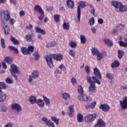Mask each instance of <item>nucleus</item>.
Segmentation results:
<instances>
[{
    "label": "nucleus",
    "instance_id": "obj_1",
    "mask_svg": "<svg viewBox=\"0 0 127 127\" xmlns=\"http://www.w3.org/2000/svg\"><path fill=\"white\" fill-rule=\"evenodd\" d=\"M0 18L2 21L1 26L2 28H4V25L6 23V21L9 20V22L11 25L15 23V20L13 18H10V16H9V12L7 10L4 11L3 10H1L0 11Z\"/></svg>",
    "mask_w": 127,
    "mask_h": 127
},
{
    "label": "nucleus",
    "instance_id": "obj_2",
    "mask_svg": "<svg viewBox=\"0 0 127 127\" xmlns=\"http://www.w3.org/2000/svg\"><path fill=\"white\" fill-rule=\"evenodd\" d=\"M11 69L9 70L12 76L15 78L16 81H17V75L16 74H20V71L18 70V68L15 64H11L10 65Z\"/></svg>",
    "mask_w": 127,
    "mask_h": 127
},
{
    "label": "nucleus",
    "instance_id": "obj_3",
    "mask_svg": "<svg viewBox=\"0 0 127 127\" xmlns=\"http://www.w3.org/2000/svg\"><path fill=\"white\" fill-rule=\"evenodd\" d=\"M86 80L89 84H90L89 87V90L91 93L95 92L96 90V84H95V82L94 83L92 82V77L91 76H87L86 77Z\"/></svg>",
    "mask_w": 127,
    "mask_h": 127
},
{
    "label": "nucleus",
    "instance_id": "obj_4",
    "mask_svg": "<svg viewBox=\"0 0 127 127\" xmlns=\"http://www.w3.org/2000/svg\"><path fill=\"white\" fill-rule=\"evenodd\" d=\"M79 6L77 7V18L78 22H80L81 18V7H86V3L84 1H80L78 2Z\"/></svg>",
    "mask_w": 127,
    "mask_h": 127
},
{
    "label": "nucleus",
    "instance_id": "obj_5",
    "mask_svg": "<svg viewBox=\"0 0 127 127\" xmlns=\"http://www.w3.org/2000/svg\"><path fill=\"white\" fill-rule=\"evenodd\" d=\"M34 9L36 11H38L40 14L39 19L40 20H42V19H43V17H44V11L42 10L41 6L39 5H35Z\"/></svg>",
    "mask_w": 127,
    "mask_h": 127
},
{
    "label": "nucleus",
    "instance_id": "obj_6",
    "mask_svg": "<svg viewBox=\"0 0 127 127\" xmlns=\"http://www.w3.org/2000/svg\"><path fill=\"white\" fill-rule=\"evenodd\" d=\"M78 99L81 102H88V101H92L91 97H88L85 94H80L78 96Z\"/></svg>",
    "mask_w": 127,
    "mask_h": 127
},
{
    "label": "nucleus",
    "instance_id": "obj_7",
    "mask_svg": "<svg viewBox=\"0 0 127 127\" xmlns=\"http://www.w3.org/2000/svg\"><path fill=\"white\" fill-rule=\"evenodd\" d=\"M96 118L97 114H89L85 116V120H87V123H92L95 121Z\"/></svg>",
    "mask_w": 127,
    "mask_h": 127
},
{
    "label": "nucleus",
    "instance_id": "obj_8",
    "mask_svg": "<svg viewBox=\"0 0 127 127\" xmlns=\"http://www.w3.org/2000/svg\"><path fill=\"white\" fill-rule=\"evenodd\" d=\"M120 104L122 110H127V96H125L123 100L120 101Z\"/></svg>",
    "mask_w": 127,
    "mask_h": 127
},
{
    "label": "nucleus",
    "instance_id": "obj_9",
    "mask_svg": "<svg viewBox=\"0 0 127 127\" xmlns=\"http://www.w3.org/2000/svg\"><path fill=\"white\" fill-rule=\"evenodd\" d=\"M99 108L100 110H102L103 112L105 113H108V112H110V110H111V108L110 106L108 104H101Z\"/></svg>",
    "mask_w": 127,
    "mask_h": 127
},
{
    "label": "nucleus",
    "instance_id": "obj_10",
    "mask_svg": "<svg viewBox=\"0 0 127 127\" xmlns=\"http://www.w3.org/2000/svg\"><path fill=\"white\" fill-rule=\"evenodd\" d=\"M45 59H46L49 67L53 68L54 67V65L53 64V61H52V58L49 56H46L45 57Z\"/></svg>",
    "mask_w": 127,
    "mask_h": 127
},
{
    "label": "nucleus",
    "instance_id": "obj_11",
    "mask_svg": "<svg viewBox=\"0 0 127 127\" xmlns=\"http://www.w3.org/2000/svg\"><path fill=\"white\" fill-rule=\"evenodd\" d=\"M11 109L13 111H16V112H17V113H19V112H21L22 111L21 106H20V105L17 103L12 104Z\"/></svg>",
    "mask_w": 127,
    "mask_h": 127
},
{
    "label": "nucleus",
    "instance_id": "obj_12",
    "mask_svg": "<svg viewBox=\"0 0 127 127\" xmlns=\"http://www.w3.org/2000/svg\"><path fill=\"white\" fill-rule=\"evenodd\" d=\"M51 56L57 61H61L63 59V55H61V54L51 55Z\"/></svg>",
    "mask_w": 127,
    "mask_h": 127
},
{
    "label": "nucleus",
    "instance_id": "obj_13",
    "mask_svg": "<svg viewBox=\"0 0 127 127\" xmlns=\"http://www.w3.org/2000/svg\"><path fill=\"white\" fill-rule=\"evenodd\" d=\"M111 4L114 6V7H115V9L116 11H117V9H119L120 7H121V5H122V2L116 0H113L112 1Z\"/></svg>",
    "mask_w": 127,
    "mask_h": 127
},
{
    "label": "nucleus",
    "instance_id": "obj_14",
    "mask_svg": "<svg viewBox=\"0 0 127 127\" xmlns=\"http://www.w3.org/2000/svg\"><path fill=\"white\" fill-rule=\"evenodd\" d=\"M94 71V74L98 78V79H99V80H101L102 79V74H101V72H100V70L98 69V68L95 67L93 69Z\"/></svg>",
    "mask_w": 127,
    "mask_h": 127
},
{
    "label": "nucleus",
    "instance_id": "obj_15",
    "mask_svg": "<svg viewBox=\"0 0 127 127\" xmlns=\"http://www.w3.org/2000/svg\"><path fill=\"white\" fill-rule=\"evenodd\" d=\"M104 43H105L106 45H107V46H108V47H112L114 44L113 43L112 41H111V40H110L107 38H105L104 39Z\"/></svg>",
    "mask_w": 127,
    "mask_h": 127
},
{
    "label": "nucleus",
    "instance_id": "obj_16",
    "mask_svg": "<svg viewBox=\"0 0 127 127\" xmlns=\"http://www.w3.org/2000/svg\"><path fill=\"white\" fill-rule=\"evenodd\" d=\"M28 101L31 105H34V104H36L37 99L36 98V97L34 96H31L29 97Z\"/></svg>",
    "mask_w": 127,
    "mask_h": 127
},
{
    "label": "nucleus",
    "instance_id": "obj_17",
    "mask_svg": "<svg viewBox=\"0 0 127 127\" xmlns=\"http://www.w3.org/2000/svg\"><path fill=\"white\" fill-rule=\"evenodd\" d=\"M21 52L23 55H30L31 53L28 52V49L26 47L21 48Z\"/></svg>",
    "mask_w": 127,
    "mask_h": 127
},
{
    "label": "nucleus",
    "instance_id": "obj_18",
    "mask_svg": "<svg viewBox=\"0 0 127 127\" xmlns=\"http://www.w3.org/2000/svg\"><path fill=\"white\" fill-rule=\"evenodd\" d=\"M36 103L37 104L39 108H43L44 106H45V103H44V101H43V100L41 99H38Z\"/></svg>",
    "mask_w": 127,
    "mask_h": 127
},
{
    "label": "nucleus",
    "instance_id": "obj_19",
    "mask_svg": "<svg viewBox=\"0 0 127 127\" xmlns=\"http://www.w3.org/2000/svg\"><path fill=\"white\" fill-rule=\"evenodd\" d=\"M35 30L36 31V32H37V33H41L42 35H45V34H46V32L44 30L42 29L39 27H35Z\"/></svg>",
    "mask_w": 127,
    "mask_h": 127
},
{
    "label": "nucleus",
    "instance_id": "obj_20",
    "mask_svg": "<svg viewBox=\"0 0 127 127\" xmlns=\"http://www.w3.org/2000/svg\"><path fill=\"white\" fill-rule=\"evenodd\" d=\"M7 96L6 94H3L2 93H0V103H2L6 101V98Z\"/></svg>",
    "mask_w": 127,
    "mask_h": 127
},
{
    "label": "nucleus",
    "instance_id": "obj_21",
    "mask_svg": "<svg viewBox=\"0 0 127 127\" xmlns=\"http://www.w3.org/2000/svg\"><path fill=\"white\" fill-rule=\"evenodd\" d=\"M127 10V5H123L122 3V5L119 8V9H117V12H125Z\"/></svg>",
    "mask_w": 127,
    "mask_h": 127
},
{
    "label": "nucleus",
    "instance_id": "obj_22",
    "mask_svg": "<svg viewBox=\"0 0 127 127\" xmlns=\"http://www.w3.org/2000/svg\"><path fill=\"white\" fill-rule=\"evenodd\" d=\"M4 61L5 63H7L8 65H10L13 61V59L10 58V57H6L4 59Z\"/></svg>",
    "mask_w": 127,
    "mask_h": 127
},
{
    "label": "nucleus",
    "instance_id": "obj_23",
    "mask_svg": "<svg viewBox=\"0 0 127 127\" xmlns=\"http://www.w3.org/2000/svg\"><path fill=\"white\" fill-rule=\"evenodd\" d=\"M43 100L46 104V105L48 107H51V103H50V99L47 98L46 96L43 95Z\"/></svg>",
    "mask_w": 127,
    "mask_h": 127
},
{
    "label": "nucleus",
    "instance_id": "obj_24",
    "mask_svg": "<svg viewBox=\"0 0 127 127\" xmlns=\"http://www.w3.org/2000/svg\"><path fill=\"white\" fill-rule=\"evenodd\" d=\"M118 43L121 47H127V39L125 38L124 42L123 41H120L118 42Z\"/></svg>",
    "mask_w": 127,
    "mask_h": 127
},
{
    "label": "nucleus",
    "instance_id": "obj_25",
    "mask_svg": "<svg viewBox=\"0 0 127 127\" xmlns=\"http://www.w3.org/2000/svg\"><path fill=\"white\" fill-rule=\"evenodd\" d=\"M66 4L69 8H74V1L72 0H66Z\"/></svg>",
    "mask_w": 127,
    "mask_h": 127
},
{
    "label": "nucleus",
    "instance_id": "obj_26",
    "mask_svg": "<svg viewBox=\"0 0 127 127\" xmlns=\"http://www.w3.org/2000/svg\"><path fill=\"white\" fill-rule=\"evenodd\" d=\"M62 97L64 100H66V101H69V100L71 99V96L70 94L67 93H64L62 94Z\"/></svg>",
    "mask_w": 127,
    "mask_h": 127
},
{
    "label": "nucleus",
    "instance_id": "obj_27",
    "mask_svg": "<svg viewBox=\"0 0 127 127\" xmlns=\"http://www.w3.org/2000/svg\"><path fill=\"white\" fill-rule=\"evenodd\" d=\"M107 56V53H98L97 55V59L98 61H100L103 59V57Z\"/></svg>",
    "mask_w": 127,
    "mask_h": 127
},
{
    "label": "nucleus",
    "instance_id": "obj_28",
    "mask_svg": "<svg viewBox=\"0 0 127 127\" xmlns=\"http://www.w3.org/2000/svg\"><path fill=\"white\" fill-rule=\"evenodd\" d=\"M8 48L10 51H14V52L16 54H18V53H19V52L18 51V49H17V48L14 46H9Z\"/></svg>",
    "mask_w": 127,
    "mask_h": 127
},
{
    "label": "nucleus",
    "instance_id": "obj_29",
    "mask_svg": "<svg viewBox=\"0 0 127 127\" xmlns=\"http://www.w3.org/2000/svg\"><path fill=\"white\" fill-rule=\"evenodd\" d=\"M31 76L32 77L33 79H37V78L39 77V73H38V70L34 71L31 74Z\"/></svg>",
    "mask_w": 127,
    "mask_h": 127
},
{
    "label": "nucleus",
    "instance_id": "obj_30",
    "mask_svg": "<svg viewBox=\"0 0 127 127\" xmlns=\"http://www.w3.org/2000/svg\"><path fill=\"white\" fill-rule=\"evenodd\" d=\"M10 41L12 42L14 45H19V41H18V40L15 39L14 37H10Z\"/></svg>",
    "mask_w": 127,
    "mask_h": 127
},
{
    "label": "nucleus",
    "instance_id": "obj_31",
    "mask_svg": "<svg viewBox=\"0 0 127 127\" xmlns=\"http://www.w3.org/2000/svg\"><path fill=\"white\" fill-rule=\"evenodd\" d=\"M125 55V52L121 50H118V57L120 60L123 58V56Z\"/></svg>",
    "mask_w": 127,
    "mask_h": 127
},
{
    "label": "nucleus",
    "instance_id": "obj_32",
    "mask_svg": "<svg viewBox=\"0 0 127 127\" xmlns=\"http://www.w3.org/2000/svg\"><path fill=\"white\" fill-rule=\"evenodd\" d=\"M97 124L99 126H100L101 127H106V123L104 122V121L102 119H99L97 122Z\"/></svg>",
    "mask_w": 127,
    "mask_h": 127
},
{
    "label": "nucleus",
    "instance_id": "obj_33",
    "mask_svg": "<svg viewBox=\"0 0 127 127\" xmlns=\"http://www.w3.org/2000/svg\"><path fill=\"white\" fill-rule=\"evenodd\" d=\"M6 89V85L4 82H0V93L2 92L1 90H5Z\"/></svg>",
    "mask_w": 127,
    "mask_h": 127
},
{
    "label": "nucleus",
    "instance_id": "obj_34",
    "mask_svg": "<svg viewBox=\"0 0 127 127\" xmlns=\"http://www.w3.org/2000/svg\"><path fill=\"white\" fill-rule=\"evenodd\" d=\"M120 66V62L119 61H115L114 63H112L111 67L112 68H118V67Z\"/></svg>",
    "mask_w": 127,
    "mask_h": 127
},
{
    "label": "nucleus",
    "instance_id": "obj_35",
    "mask_svg": "<svg viewBox=\"0 0 127 127\" xmlns=\"http://www.w3.org/2000/svg\"><path fill=\"white\" fill-rule=\"evenodd\" d=\"M32 36H34V34L32 33L31 35L28 34L26 35V39L27 41H32Z\"/></svg>",
    "mask_w": 127,
    "mask_h": 127
},
{
    "label": "nucleus",
    "instance_id": "obj_36",
    "mask_svg": "<svg viewBox=\"0 0 127 127\" xmlns=\"http://www.w3.org/2000/svg\"><path fill=\"white\" fill-rule=\"evenodd\" d=\"M10 31V29L9 28V26H8V25H6L4 30V34L5 35H7V34L9 33Z\"/></svg>",
    "mask_w": 127,
    "mask_h": 127
},
{
    "label": "nucleus",
    "instance_id": "obj_37",
    "mask_svg": "<svg viewBox=\"0 0 127 127\" xmlns=\"http://www.w3.org/2000/svg\"><path fill=\"white\" fill-rule=\"evenodd\" d=\"M77 120L78 123H82L83 122V115L78 113L77 115Z\"/></svg>",
    "mask_w": 127,
    "mask_h": 127
},
{
    "label": "nucleus",
    "instance_id": "obj_38",
    "mask_svg": "<svg viewBox=\"0 0 127 127\" xmlns=\"http://www.w3.org/2000/svg\"><path fill=\"white\" fill-rule=\"evenodd\" d=\"M124 27H125V25L122 23H118L117 26V28L119 31H122L124 29Z\"/></svg>",
    "mask_w": 127,
    "mask_h": 127
},
{
    "label": "nucleus",
    "instance_id": "obj_39",
    "mask_svg": "<svg viewBox=\"0 0 127 127\" xmlns=\"http://www.w3.org/2000/svg\"><path fill=\"white\" fill-rule=\"evenodd\" d=\"M91 79H92V82L94 83V82H95V85H96V83L97 84H98V85H101V82L98 78H96V76H93Z\"/></svg>",
    "mask_w": 127,
    "mask_h": 127
},
{
    "label": "nucleus",
    "instance_id": "obj_40",
    "mask_svg": "<svg viewBox=\"0 0 127 127\" xmlns=\"http://www.w3.org/2000/svg\"><path fill=\"white\" fill-rule=\"evenodd\" d=\"M0 111L2 113H6L7 112V107L4 105H1L0 107Z\"/></svg>",
    "mask_w": 127,
    "mask_h": 127
},
{
    "label": "nucleus",
    "instance_id": "obj_41",
    "mask_svg": "<svg viewBox=\"0 0 127 127\" xmlns=\"http://www.w3.org/2000/svg\"><path fill=\"white\" fill-rule=\"evenodd\" d=\"M69 46L71 47V48H76L77 47V43L75 42H73L71 41L69 44H68Z\"/></svg>",
    "mask_w": 127,
    "mask_h": 127
},
{
    "label": "nucleus",
    "instance_id": "obj_42",
    "mask_svg": "<svg viewBox=\"0 0 127 127\" xmlns=\"http://www.w3.org/2000/svg\"><path fill=\"white\" fill-rule=\"evenodd\" d=\"M51 119L52 120V122H54L55 123L57 126H58L59 125V119L56 118V117H51Z\"/></svg>",
    "mask_w": 127,
    "mask_h": 127
},
{
    "label": "nucleus",
    "instance_id": "obj_43",
    "mask_svg": "<svg viewBox=\"0 0 127 127\" xmlns=\"http://www.w3.org/2000/svg\"><path fill=\"white\" fill-rule=\"evenodd\" d=\"M33 56L35 57V60L36 61H38L39 59V58L40 57L39 56V54H38V51H36L33 54Z\"/></svg>",
    "mask_w": 127,
    "mask_h": 127
},
{
    "label": "nucleus",
    "instance_id": "obj_44",
    "mask_svg": "<svg viewBox=\"0 0 127 127\" xmlns=\"http://www.w3.org/2000/svg\"><path fill=\"white\" fill-rule=\"evenodd\" d=\"M88 23H89V25L92 26V25H94L95 24V18L92 17L89 19Z\"/></svg>",
    "mask_w": 127,
    "mask_h": 127
},
{
    "label": "nucleus",
    "instance_id": "obj_45",
    "mask_svg": "<svg viewBox=\"0 0 127 127\" xmlns=\"http://www.w3.org/2000/svg\"><path fill=\"white\" fill-rule=\"evenodd\" d=\"M64 29H65V30H69L70 29V26L69 25V23L64 22L63 25Z\"/></svg>",
    "mask_w": 127,
    "mask_h": 127
},
{
    "label": "nucleus",
    "instance_id": "obj_46",
    "mask_svg": "<svg viewBox=\"0 0 127 127\" xmlns=\"http://www.w3.org/2000/svg\"><path fill=\"white\" fill-rule=\"evenodd\" d=\"M27 49L29 53H33L34 51V47H33V46L30 45Z\"/></svg>",
    "mask_w": 127,
    "mask_h": 127
},
{
    "label": "nucleus",
    "instance_id": "obj_47",
    "mask_svg": "<svg viewBox=\"0 0 127 127\" xmlns=\"http://www.w3.org/2000/svg\"><path fill=\"white\" fill-rule=\"evenodd\" d=\"M77 91L78 93H79L80 95L84 94V90L83 89V87H82V86H78Z\"/></svg>",
    "mask_w": 127,
    "mask_h": 127
},
{
    "label": "nucleus",
    "instance_id": "obj_48",
    "mask_svg": "<svg viewBox=\"0 0 127 127\" xmlns=\"http://www.w3.org/2000/svg\"><path fill=\"white\" fill-rule=\"evenodd\" d=\"M54 20L56 22H59L60 20V15L56 14L54 16Z\"/></svg>",
    "mask_w": 127,
    "mask_h": 127
},
{
    "label": "nucleus",
    "instance_id": "obj_49",
    "mask_svg": "<svg viewBox=\"0 0 127 127\" xmlns=\"http://www.w3.org/2000/svg\"><path fill=\"white\" fill-rule=\"evenodd\" d=\"M5 82L7 83V84H12L13 83V79L9 77H7L5 79Z\"/></svg>",
    "mask_w": 127,
    "mask_h": 127
},
{
    "label": "nucleus",
    "instance_id": "obj_50",
    "mask_svg": "<svg viewBox=\"0 0 127 127\" xmlns=\"http://www.w3.org/2000/svg\"><path fill=\"white\" fill-rule=\"evenodd\" d=\"M106 77L109 80H113L114 79V74L112 73H108L106 74Z\"/></svg>",
    "mask_w": 127,
    "mask_h": 127
},
{
    "label": "nucleus",
    "instance_id": "obj_51",
    "mask_svg": "<svg viewBox=\"0 0 127 127\" xmlns=\"http://www.w3.org/2000/svg\"><path fill=\"white\" fill-rule=\"evenodd\" d=\"M86 37L84 35H80V41L82 44H84L86 43Z\"/></svg>",
    "mask_w": 127,
    "mask_h": 127
},
{
    "label": "nucleus",
    "instance_id": "obj_52",
    "mask_svg": "<svg viewBox=\"0 0 127 127\" xmlns=\"http://www.w3.org/2000/svg\"><path fill=\"white\" fill-rule=\"evenodd\" d=\"M91 52L93 54V55H97L98 53H99V51L98 50V49H97L95 48H93L91 50Z\"/></svg>",
    "mask_w": 127,
    "mask_h": 127
},
{
    "label": "nucleus",
    "instance_id": "obj_53",
    "mask_svg": "<svg viewBox=\"0 0 127 127\" xmlns=\"http://www.w3.org/2000/svg\"><path fill=\"white\" fill-rule=\"evenodd\" d=\"M47 125H48L49 127H55V124L50 120H49L47 123Z\"/></svg>",
    "mask_w": 127,
    "mask_h": 127
},
{
    "label": "nucleus",
    "instance_id": "obj_54",
    "mask_svg": "<svg viewBox=\"0 0 127 127\" xmlns=\"http://www.w3.org/2000/svg\"><path fill=\"white\" fill-rule=\"evenodd\" d=\"M69 54L71 57H75V55H76V53L73 50H70L69 52Z\"/></svg>",
    "mask_w": 127,
    "mask_h": 127
},
{
    "label": "nucleus",
    "instance_id": "obj_55",
    "mask_svg": "<svg viewBox=\"0 0 127 127\" xmlns=\"http://www.w3.org/2000/svg\"><path fill=\"white\" fill-rule=\"evenodd\" d=\"M53 46H54V42H53L48 43L46 45L47 48H51V47H53Z\"/></svg>",
    "mask_w": 127,
    "mask_h": 127
},
{
    "label": "nucleus",
    "instance_id": "obj_56",
    "mask_svg": "<svg viewBox=\"0 0 127 127\" xmlns=\"http://www.w3.org/2000/svg\"><path fill=\"white\" fill-rule=\"evenodd\" d=\"M85 72L87 73V74H90V71H91V69H90V67L88 65H86L85 67Z\"/></svg>",
    "mask_w": 127,
    "mask_h": 127
},
{
    "label": "nucleus",
    "instance_id": "obj_57",
    "mask_svg": "<svg viewBox=\"0 0 127 127\" xmlns=\"http://www.w3.org/2000/svg\"><path fill=\"white\" fill-rule=\"evenodd\" d=\"M1 45L2 48H3V49L5 48V44L4 43V39H1Z\"/></svg>",
    "mask_w": 127,
    "mask_h": 127
},
{
    "label": "nucleus",
    "instance_id": "obj_58",
    "mask_svg": "<svg viewBox=\"0 0 127 127\" xmlns=\"http://www.w3.org/2000/svg\"><path fill=\"white\" fill-rule=\"evenodd\" d=\"M97 104V102L96 101L93 102L92 103L90 104V109H94L95 108V106Z\"/></svg>",
    "mask_w": 127,
    "mask_h": 127
},
{
    "label": "nucleus",
    "instance_id": "obj_59",
    "mask_svg": "<svg viewBox=\"0 0 127 127\" xmlns=\"http://www.w3.org/2000/svg\"><path fill=\"white\" fill-rule=\"evenodd\" d=\"M71 81L72 85H74L77 84V81L76 80V79L74 77H72L71 79Z\"/></svg>",
    "mask_w": 127,
    "mask_h": 127
},
{
    "label": "nucleus",
    "instance_id": "obj_60",
    "mask_svg": "<svg viewBox=\"0 0 127 127\" xmlns=\"http://www.w3.org/2000/svg\"><path fill=\"white\" fill-rule=\"evenodd\" d=\"M42 121H43V122H44V123H45V124H46V125L47 124V123H48V119H47V118L44 117H43L42 118Z\"/></svg>",
    "mask_w": 127,
    "mask_h": 127
},
{
    "label": "nucleus",
    "instance_id": "obj_61",
    "mask_svg": "<svg viewBox=\"0 0 127 127\" xmlns=\"http://www.w3.org/2000/svg\"><path fill=\"white\" fill-rule=\"evenodd\" d=\"M59 69H61L62 70V71H64V70H65V65H64V64H61L59 67Z\"/></svg>",
    "mask_w": 127,
    "mask_h": 127
},
{
    "label": "nucleus",
    "instance_id": "obj_62",
    "mask_svg": "<svg viewBox=\"0 0 127 127\" xmlns=\"http://www.w3.org/2000/svg\"><path fill=\"white\" fill-rule=\"evenodd\" d=\"M69 112H73L74 113V106L71 105L69 106Z\"/></svg>",
    "mask_w": 127,
    "mask_h": 127
},
{
    "label": "nucleus",
    "instance_id": "obj_63",
    "mask_svg": "<svg viewBox=\"0 0 127 127\" xmlns=\"http://www.w3.org/2000/svg\"><path fill=\"white\" fill-rule=\"evenodd\" d=\"M111 34H115V35H118V30L116 29L112 30V32L111 33Z\"/></svg>",
    "mask_w": 127,
    "mask_h": 127
},
{
    "label": "nucleus",
    "instance_id": "obj_64",
    "mask_svg": "<svg viewBox=\"0 0 127 127\" xmlns=\"http://www.w3.org/2000/svg\"><path fill=\"white\" fill-rule=\"evenodd\" d=\"M98 22L99 24H103V23H104V20L102 18H100L98 20Z\"/></svg>",
    "mask_w": 127,
    "mask_h": 127
}]
</instances>
